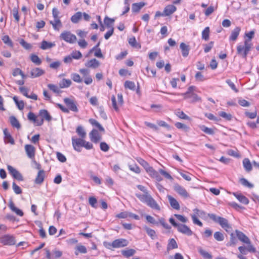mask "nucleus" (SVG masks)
Listing matches in <instances>:
<instances>
[{"instance_id":"5701e85b","label":"nucleus","mask_w":259,"mask_h":259,"mask_svg":"<svg viewBox=\"0 0 259 259\" xmlns=\"http://www.w3.org/2000/svg\"><path fill=\"white\" fill-rule=\"evenodd\" d=\"M180 47L182 51V56L184 57H187L190 51L189 46L184 42H182L180 44Z\"/></svg>"},{"instance_id":"ea45409f","label":"nucleus","mask_w":259,"mask_h":259,"mask_svg":"<svg viewBox=\"0 0 259 259\" xmlns=\"http://www.w3.org/2000/svg\"><path fill=\"white\" fill-rule=\"evenodd\" d=\"M90 123L93 126H96L97 127L99 130L101 132H104V128L103 127V126L95 119L91 118L89 119Z\"/></svg>"},{"instance_id":"a18cd8bd","label":"nucleus","mask_w":259,"mask_h":259,"mask_svg":"<svg viewBox=\"0 0 259 259\" xmlns=\"http://www.w3.org/2000/svg\"><path fill=\"white\" fill-rule=\"evenodd\" d=\"M76 251H75V254L78 255V252L81 253H85L87 252V249L86 247L82 245H78L76 246L75 247Z\"/></svg>"},{"instance_id":"7c9ffc66","label":"nucleus","mask_w":259,"mask_h":259,"mask_svg":"<svg viewBox=\"0 0 259 259\" xmlns=\"http://www.w3.org/2000/svg\"><path fill=\"white\" fill-rule=\"evenodd\" d=\"M146 204L148 206H149V207L153 209H155L156 210L160 209L159 206L152 197L150 198V199H149Z\"/></svg>"},{"instance_id":"9b49d317","label":"nucleus","mask_w":259,"mask_h":259,"mask_svg":"<svg viewBox=\"0 0 259 259\" xmlns=\"http://www.w3.org/2000/svg\"><path fill=\"white\" fill-rule=\"evenodd\" d=\"M177 228L179 232L188 236H191L193 234V232L191 230L185 225L179 224Z\"/></svg>"},{"instance_id":"f257e3e1","label":"nucleus","mask_w":259,"mask_h":259,"mask_svg":"<svg viewBox=\"0 0 259 259\" xmlns=\"http://www.w3.org/2000/svg\"><path fill=\"white\" fill-rule=\"evenodd\" d=\"M252 47V44H249L247 41H244V45H238L237 52L238 55L244 58H246L249 52Z\"/></svg>"},{"instance_id":"f3484780","label":"nucleus","mask_w":259,"mask_h":259,"mask_svg":"<svg viewBox=\"0 0 259 259\" xmlns=\"http://www.w3.org/2000/svg\"><path fill=\"white\" fill-rule=\"evenodd\" d=\"M25 150L27 155L30 158H34L35 155V148L31 145H26Z\"/></svg>"},{"instance_id":"58836bf2","label":"nucleus","mask_w":259,"mask_h":259,"mask_svg":"<svg viewBox=\"0 0 259 259\" xmlns=\"http://www.w3.org/2000/svg\"><path fill=\"white\" fill-rule=\"evenodd\" d=\"M76 132L81 138H84L86 137V132L83 127L81 125H79L77 127Z\"/></svg>"},{"instance_id":"bf43d9fd","label":"nucleus","mask_w":259,"mask_h":259,"mask_svg":"<svg viewBox=\"0 0 259 259\" xmlns=\"http://www.w3.org/2000/svg\"><path fill=\"white\" fill-rule=\"evenodd\" d=\"M124 87L131 90H135L136 86L133 81L127 80L124 83Z\"/></svg>"},{"instance_id":"6e6552de","label":"nucleus","mask_w":259,"mask_h":259,"mask_svg":"<svg viewBox=\"0 0 259 259\" xmlns=\"http://www.w3.org/2000/svg\"><path fill=\"white\" fill-rule=\"evenodd\" d=\"M218 223L226 232L229 233L232 231V227L228 223V220L225 218L221 217L219 220Z\"/></svg>"},{"instance_id":"b1692460","label":"nucleus","mask_w":259,"mask_h":259,"mask_svg":"<svg viewBox=\"0 0 259 259\" xmlns=\"http://www.w3.org/2000/svg\"><path fill=\"white\" fill-rule=\"evenodd\" d=\"M45 176V171L44 170H39L35 179V183L37 184H41L44 180Z\"/></svg>"},{"instance_id":"e2e57ef3","label":"nucleus","mask_w":259,"mask_h":259,"mask_svg":"<svg viewBox=\"0 0 259 259\" xmlns=\"http://www.w3.org/2000/svg\"><path fill=\"white\" fill-rule=\"evenodd\" d=\"M199 252L204 258L208 259H211L212 258V255L209 253L202 249H200L199 250Z\"/></svg>"},{"instance_id":"20e7f679","label":"nucleus","mask_w":259,"mask_h":259,"mask_svg":"<svg viewBox=\"0 0 259 259\" xmlns=\"http://www.w3.org/2000/svg\"><path fill=\"white\" fill-rule=\"evenodd\" d=\"M64 102L69 110L74 112H77L78 109L76 105V103L73 99L65 98L63 99Z\"/></svg>"},{"instance_id":"cd10ccee","label":"nucleus","mask_w":259,"mask_h":259,"mask_svg":"<svg viewBox=\"0 0 259 259\" xmlns=\"http://www.w3.org/2000/svg\"><path fill=\"white\" fill-rule=\"evenodd\" d=\"M146 5V3L144 2H140L138 3H134L132 5V10L134 13H138L140 10Z\"/></svg>"},{"instance_id":"de8ad7c7","label":"nucleus","mask_w":259,"mask_h":259,"mask_svg":"<svg viewBox=\"0 0 259 259\" xmlns=\"http://www.w3.org/2000/svg\"><path fill=\"white\" fill-rule=\"evenodd\" d=\"M13 100L14 101L19 110H21L24 108V104L23 101H19L18 98L16 96H14L13 97Z\"/></svg>"},{"instance_id":"c9c22d12","label":"nucleus","mask_w":259,"mask_h":259,"mask_svg":"<svg viewBox=\"0 0 259 259\" xmlns=\"http://www.w3.org/2000/svg\"><path fill=\"white\" fill-rule=\"evenodd\" d=\"M243 165L247 171H250L252 169L251 163L247 158H244L243 160Z\"/></svg>"},{"instance_id":"473e14b6","label":"nucleus","mask_w":259,"mask_h":259,"mask_svg":"<svg viewBox=\"0 0 259 259\" xmlns=\"http://www.w3.org/2000/svg\"><path fill=\"white\" fill-rule=\"evenodd\" d=\"M115 21V19L113 18H110L107 16L104 18V23L106 26L109 29L114 28L113 24Z\"/></svg>"},{"instance_id":"49530a36","label":"nucleus","mask_w":259,"mask_h":259,"mask_svg":"<svg viewBox=\"0 0 259 259\" xmlns=\"http://www.w3.org/2000/svg\"><path fill=\"white\" fill-rule=\"evenodd\" d=\"M209 27H206L202 32V38L205 40H207L209 39Z\"/></svg>"},{"instance_id":"a211bd4d","label":"nucleus","mask_w":259,"mask_h":259,"mask_svg":"<svg viewBox=\"0 0 259 259\" xmlns=\"http://www.w3.org/2000/svg\"><path fill=\"white\" fill-rule=\"evenodd\" d=\"M235 232L237 237H238L239 240H240L241 242L244 243H250V240L249 238L248 237H247L245 234L237 230H236Z\"/></svg>"},{"instance_id":"c03bdc74","label":"nucleus","mask_w":259,"mask_h":259,"mask_svg":"<svg viewBox=\"0 0 259 259\" xmlns=\"http://www.w3.org/2000/svg\"><path fill=\"white\" fill-rule=\"evenodd\" d=\"M71 77L72 80L76 83H81L83 79L79 74L76 73H72L71 74Z\"/></svg>"},{"instance_id":"0e129e2a","label":"nucleus","mask_w":259,"mask_h":259,"mask_svg":"<svg viewBox=\"0 0 259 259\" xmlns=\"http://www.w3.org/2000/svg\"><path fill=\"white\" fill-rule=\"evenodd\" d=\"M19 42L20 45L26 50H29L32 48V46L30 44L27 43L26 41H25V40L23 39H21L20 40Z\"/></svg>"},{"instance_id":"393cba45","label":"nucleus","mask_w":259,"mask_h":259,"mask_svg":"<svg viewBox=\"0 0 259 259\" xmlns=\"http://www.w3.org/2000/svg\"><path fill=\"white\" fill-rule=\"evenodd\" d=\"M72 84V81L69 79L63 78L59 83L60 89L68 88Z\"/></svg>"},{"instance_id":"79ce46f5","label":"nucleus","mask_w":259,"mask_h":259,"mask_svg":"<svg viewBox=\"0 0 259 259\" xmlns=\"http://www.w3.org/2000/svg\"><path fill=\"white\" fill-rule=\"evenodd\" d=\"M10 123L11 124V125L19 129L21 127V125H20V124L19 123L18 120L17 119V118L14 116H12L10 117Z\"/></svg>"},{"instance_id":"f03ea898","label":"nucleus","mask_w":259,"mask_h":259,"mask_svg":"<svg viewBox=\"0 0 259 259\" xmlns=\"http://www.w3.org/2000/svg\"><path fill=\"white\" fill-rule=\"evenodd\" d=\"M194 88V86H191L188 88L187 92L181 94H178V95L183 96L184 99H190V102L192 103L199 101L200 100V98L197 95L193 93Z\"/></svg>"},{"instance_id":"c756f323","label":"nucleus","mask_w":259,"mask_h":259,"mask_svg":"<svg viewBox=\"0 0 259 259\" xmlns=\"http://www.w3.org/2000/svg\"><path fill=\"white\" fill-rule=\"evenodd\" d=\"M233 195L241 203L246 205L249 203V200L245 196L235 193H233Z\"/></svg>"},{"instance_id":"423d86ee","label":"nucleus","mask_w":259,"mask_h":259,"mask_svg":"<svg viewBox=\"0 0 259 259\" xmlns=\"http://www.w3.org/2000/svg\"><path fill=\"white\" fill-rule=\"evenodd\" d=\"M0 242L5 245H13L16 241L13 236L8 234L0 238Z\"/></svg>"},{"instance_id":"5fc2aeb1","label":"nucleus","mask_w":259,"mask_h":259,"mask_svg":"<svg viewBox=\"0 0 259 259\" xmlns=\"http://www.w3.org/2000/svg\"><path fill=\"white\" fill-rule=\"evenodd\" d=\"M217 8V6L214 7L210 6L204 12L206 16H208L211 15Z\"/></svg>"},{"instance_id":"6e6d98bb","label":"nucleus","mask_w":259,"mask_h":259,"mask_svg":"<svg viewBox=\"0 0 259 259\" xmlns=\"http://www.w3.org/2000/svg\"><path fill=\"white\" fill-rule=\"evenodd\" d=\"M2 40L3 42L10 46V47H13V44L12 40L10 39L9 36L8 35H5L2 37Z\"/></svg>"},{"instance_id":"69168bd1","label":"nucleus","mask_w":259,"mask_h":259,"mask_svg":"<svg viewBox=\"0 0 259 259\" xmlns=\"http://www.w3.org/2000/svg\"><path fill=\"white\" fill-rule=\"evenodd\" d=\"M128 167L131 171L136 174H139L141 172L140 167L137 164L129 165Z\"/></svg>"},{"instance_id":"1a4fd4ad","label":"nucleus","mask_w":259,"mask_h":259,"mask_svg":"<svg viewBox=\"0 0 259 259\" xmlns=\"http://www.w3.org/2000/svg\"><path fill=\"white\" fill-rule=\"evenodd\" d=\"M128 241L123 238L116 239L113 241V248L123 247L127 245Z\"/></svg>"},{"instance_id":"412c9836","label":"nucleus","mask_w":259,"mask_h":259,"mask_svg":"<svg viewBox=\"0 0 259 259\" xmlns=\"http://www.w3.org/2000/svg\"><path fill=\"white\" fill-rule=\"evenodd\" d=\"M167 198L170 203V206L176 210H179L180 209V204L178 201L170 195H168Z\"/></svg>"},{"instance_id":"72a5a7b5","label":"nucleus","mask_w":259,"mask_h":259,"mask_svg":"<svg viewBox=\"0 0 259 259\" xmlns=\"http://www.w3.org/2000/svg\"><path fill=\"white\" fill-rule=\"evenodd\" d=\"M55 44L51 42H48L46 40H43L41 43L40 48L44 50L49 49L54 47Z\"/></svg>"},{"instance_id":"13d9d810","label":"nucleus","mask_w":259,"mask_h":259,"mask_svg":"<svg viewBox=\"0 0 259 259\" xmlns=\"http://www.w3.org/2000/svg\"><path fill=\"white\" fill-rule=\"evenodd\" d=\"M241 184L245 187L251 188L253 187V184L250 183L246 179L241 178L240 179Z\"/></svg>"},{"instance_id":"dca6fc26","label":"nucleus","mask_w":259,"mask_h":259,"mask_svg":"<svg viewBox=\"0 0 259 259\" xmlns=\"http://www.w3.org/2000/svg\"><path fill=\"white\" fill-rule=\"evenodd\" d=\"M28 119L33 121L36 125L40 126L42 125V120H39L37 116L32 112H29L27 115Z\"/></svg>"},{"instance_id":"603ef678","label":"nucleus","mask_w":259,"mask_h":259,"mask_svg":"<svg viewBox=\"0 0 259 259\" xmlns=\"http://www.w3.org/2000/svg\"><path fill=\"white\" fill-rule=\"evenodd\" d=\"M10 207L12 211H14L18 215L23 216V212L22 211L15 207L13 203L10 204Z\"/></svg>"},{"instance_id":"8fccbe9b","label":"nucleus","mask_w":259,"mask_h":259,"mask_svg":"<svg viewBox=\"0 0 259 259\" xmlns=\"http://www.w3.org/2000/svg\"><path fill=\"white\" fill-rule=\"evenodd\" d=\"M30 59L31 61L37 65H39L41 63V59L36 55H31Z\"/></svg>"},{"instance_id":"338daca9","label":"nucleus","mask_w":259,"mask_h":259,"mask_svg":"<svg viewBox=\"0 0 259 259\" xmlns=\"http://www.w3.org/2000/svg\"><path fill=\"white\" fill-rule=\"evenodd\" d=\"M128 43L129 44L132 46V47L137 48V47H139V48H141L140 45L137 44V40L136 39V38L135 37H133L130 38L128 39Z\"/></svg>"},{"instance_id":"3c124183","label":"nucleus","mask_w":259,"mask_h":259,"mask_svg":"<svg viewBox=\"0 0 259 259\" xmlns=\"http://www.w3.org/2000/svg\"><path fill=\"white\" fill-rule=\"evenodd\" d=\"M135 252L136 251L134 249H130L122 251V254L124 256L128 257L133 256L135 254Z\"/></svg>"},{"instance_id":"4be33fe9","label":"nucleus","mask_w":259,"mask_h":259,"mask_svg":"<svg viewBox=\"0 0 259 259\" xmlns=\"http://www.w3.org/2000/svg\"><path fill=\"white\" fill-rule=\"evenodd\" d=\"M241 31V28L239 27H235L231 32L230 36L229 37V40L232 41H235Z\"/></svg>"},{"instance_id":"774afa93","label":"nucleus","mask_w":259,"mask_h":259,"mask_svg":"<svg viewBox=\"0 0 259 259\" xmlns=\"http://www.w3.org/2000/svg\"><path fill=\"white\" fill-rule=\"evenodd\" d=\"M176 115L177 116H178L180 118L183 119H189L190 118L188 116H187L183 111H178Z\"/></svg>"},{"instance_id":"680f3d73","label":"nucleus","mask_w":259,"mask_h":259,"mask_svg":"<svg viewBox=\"0 0 259 259\" xmlns=\"http://www.w3.org/2000/svg\"><path fill=\"white\" fill-rule=\"evenodd\" d=\"M61 62L60 61L57 60L50 64V67L52 69H57L61 66Z\"/></svg>"},{"instance_id":"a878e982","label":"nucleus","mask_w":259,"mask_h":259,"mask_svg":"<svg viewBox=\"0 0 259 259\" xmlns=\"http://www.w3.org/2000/svg\"><path fill=\"white\" fill-rule=\"evenodd\" d=\"M50 23L53 26L54 30L59 31L62 25L60 19H54V20L50 21Z\"/></svg>"},{"instance_id":"f704fd0d","label":"nucleus","mask_w":259,"mask_h":259,"mask_svg":"<svg viewBox=\"0 0 259 259\" xmlns=\"http://www.w3.org/2000/svg\"><path fill=\"white\" fill-rule=\"evenodd\" d=\"M143 228L152 239H154L156 238V232L154 230L150 229L146 226H144Z\"/></svg>"},{"instance_id":"c85d7f7f","label":"nucleus","mask_w":259,"mask_h":259,"mask_svg":"<svg viewBox=\"0 0 259 259\" xmlns=\"http://www.w3.org/2000/svg\"><path fill=\"white\" fill-rule=\"evenodd\" d=\"M178 247L177 242L174 238L170 239L167 245V251L168 252L169 250L176 249Z\"/></svg>"},{"instance_id":"4468645a","label":"nucleus","mask_w":259,"mask_h":259,"mask_svg":"<svg viewBox=\"0 0 259 259\" xmlns=\"http://www.w3.org/2000/svg\"><path fill=\"white\" fill-rule=\"evenodd\" d=\"M30 73L31 78H36L44 74L45 71L40 68L35 67L31 69Z\"/></svg>"},{"instance_id":"864d4df0","label":"nucleus","mask_w":259,"mask_h":259,"mask_svg":"<svg viewBox=\"0 0 259 259\" xmlns=\"http://www.w3.org/2000/svg\"><path fill=\"white\" fill-rule=\"evenodd\" d=\"M219 114L221 117L228 121L231 120L232 118V116L231 114L227 113L224 111L220 112Z\"/></svg>"},{"instance_id":"37998d69","label":"nucleus","mask_w":259,"mask_h":259,"mask_svg":"<svg viewBox=\"0 0 259 259\" xmlns=\"http://www.w3.org/2000/svg\"><path fill=\"white\" fill-rule=\"evenodd\" d=\"M47 87L49 90L52 91L54 93L59 94L61 92L60 90V87L56 84L49 83L47 85Z\"/></svg>"},{"instance_id":"7ed1b4c3","label":"nucleus","mask_w":259,"mask_h":259,"mask_svg":"<svg viewBox=\"0 0 259 259\" xmlns=\"http://www.w3.org/2000/svg\"><path fill=\"white\" fill-rule=\"evenodd\" d=\"M60 37L61 39L69 44L75 42L77 39L76 36L69 31L62 32L60 35Z\"/></svg>"},{"instance_id":"4d7b16f0","label":"nucleus","mask_w":259,"mask_h":259,"mask_svg":"<svg viewBox=\"0 0 259 259\" xmlns=\"http://www.w3.org/2000/svg\"><path fill=\"white\" fill-rule=\"evenodd\" d=\"M214 238L218 241H222L224 239V236L222 233L218 231L214 233Z\"/></svg>"},{"instance_id":"6ab92c4d","label":"nucleus","mask_w":259,"mask_h":259,"mask_svg":"<svg viewBox=\"0 0 259 259\" xmlns=\"http://www.w3.org/2000/svg\"><path fill=\"white\" fill-rule=\"evenodd\" d=\"M177 8L173 5H169L166 6L164 9V15L165 16H169L175 12Z\"/></svg>"},{"instance_id":"4c0bfd02","label":"nucleus","mask_w":259,"mask_h":259,"mask_svg":"<svg viewBox=\"0 0 259 259\" xmlns=\"http://www.w3.org/2000/svg\"><path fill=\"white\" fill-rule=\"evenodd\" d=\"M137 160L145 169L146 172L151 167L147 161L141 158H137Z\"/></svg>"},{"instance_id":"09e8293b","label":"nucleus","mask_w":259,"mask_h":259,"mask_svg":"<svg viewBox=\"0 0 259 259\" xmlns=\"http://www.w3.org/2000/svg\"><path fill=\"white\" fill-rule=\"evenodd\" d=\"M70 55L73 59L76 60L80 59L82 56V54L79 51H72L70 54Z\"/></svg>"},{"instance_id":"ddd939ff","label":"nucleus","mask_w":259,"mask_h":259,"mask_svg":"<svg viewBox=\"0 0 259 259\" xmlns=\"http://www.w3.org/2000/svg\"><path fill=\"white\" fill-rule=\"evenodd\" d=\"M90 138L91 140L95 143H97L101 140V136L96 130H93L90 133Z\"/></svg>"},{"instance_id":"052dcab7","label":"nucleus","mask_w":259,"mask_h":259,"mask_svg":"<svg viewBox=\"0 0 259 259\" xmlns=\"http://www.w3.org/2000/svg\"><path fill=\"white\" fill-rule=\"evenodd\" d=\"M178 172L185 180L187 181H190L191 180L190 174H189L188 172H186L185 173H184L181 170H178Z\"/></svg>"},{"instance_id":"2eb2a0df","label":"nucleus","mask_w":259,"mask_h":259,"mask_svg":"<svg viewBox=\"0 0 259 259\" xmlns=\"http://www.w3.org/2000/svg\"><path fill=\"white\" fill-rule=\"evenodd\" d=\"M149 175L153 179H155L157 181L160 182L162 180V177L160 176L158 172L156 171L151 167L147 171Z\"/></svg>"},{"instance_id":"bb28decb","label":"nucleus","mask_w":259,"mask_h":259,"mask_svg":"<svg viewBox=\"0 0 259 259\" xmlns=\"http://www.w3.org/2000/svg\"><path fill=\"white\" fill-rule=\"evenodd\" d=\"M3 132L4 134V139L6 142L9 143L12 145H14L15 144L14 139L8 132L7 129H4Z\"/></svg>"},{"instance_id":"2f4dec72","label":"nucleus","mask_w":259,"mask_h":259,"mask_svg":"<svg viewBox=\"0 0 259 259\" xmlns=\"http://www.w3.org/2000/svg\"><path fill=\"white\" fill-rule=\"evenodd\" d=\"M136 195L141 201L145 203H147L150 198L151 197L148 192L144 194H136Z\"/></svg>"},{"instance_id":"0eeeda50","label":"nucleus","mask_w":259,"mask_h":259,"mask_svg":"<svg viewBox=\"0 0 259 259\" xmlns=\"http://www.w3.org/2000/svg\"><path fill=\"white\" fill-rule=\"evenodd\" d=\"M8 170L12 177L19 181H23V177L22 175L15 168L11 165H8Z\"/></svg>"},{"instance_id":"39448f33","label":"nucleus","mask_w":259,"mask_h":259,"mask_svg":"<svg viewBox=\"0 0 259 259\" xmlns=\"http://www.w3.org/2000/svg\"><path fill=\"white\" fill-rule=\"evenodd\" d=\"M84 141L83 138H77L73 137L72 138V144L74 150L77 152H80L81 147L83 146Z\"/></svg>"},{"instance_id":"9d476101","label":"nucleus","mask_w":259,"mask_h":259,"mask_svg":"<svg viewBox=\"0 0 259 259\" xmlns=\"http://www.w3.org/2000/svg\"><path fill=\"white\" fill-rule=\"evenodd\" d=\"M174 190L177 193L184 198H188L189 197V194L186 190L179 184L175 185Z\"/></svg>"},{"instance_id":"f8f14e48","label":"nucleus","mask_w":259,"mask_h":259,"mask_svg":"<svg viewBox=\"0 0 259 259\" xmlns=\"http://www.w3.org/2000/svg\"><path fill=\"white\" fill-rule=\"evenodd\" d=\"M38 116L41 117V119L39 120H42V124L44 123V120L49 122L52 119L49 112L46 109L40 110L38 113Z\"/></svg>"},{"instance_id":"aec40b11","label":"nucleus","mask_w":259,"mask_h":259,"mask_svg":"<svg viewBox=\"0 0 259 259\" xmlns=\"http://www.w3.org/2000/svg\"><path fill=\"white\" fill-rule=\"evenodd\" d=\"M100 65V63L96 59H92L89 60L85 64V66L89 68H97Z\"/></svg>"},{"instance_id":"e433bc0d","label":"nucleus","mask_w":259,"mask_h":259,"mask_svg":"<svg viewBox=\"0 0 259 259\" xmlns=\"http://www.w3.org/2000/svg\"><path fill=\"white\" fill-rule=\"evenodd\" d=\"M199 127L202 131L208 135H212L214 134V132L213 129L207 127L204 125H199Z\"/></svg>"},{"instance_id":"a19ab883","label":"nucleus","mask_w":259,"mask_h":259,"mask_svg":"<svg viewBox=\"0 0 259 259\" xmlns=\"http://www.w3.org/2000/svg\"><path fill=\"white\" fill-rule=\"evenodd\" d=\"M82 17V13L78 12L74 14L71 18V21L73 23H77Z\"/></svg>"}]
</instances>
